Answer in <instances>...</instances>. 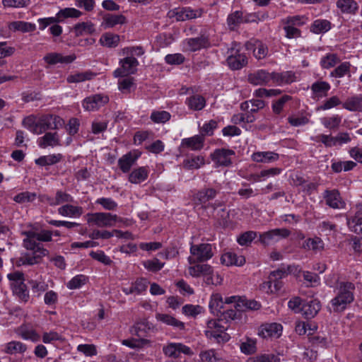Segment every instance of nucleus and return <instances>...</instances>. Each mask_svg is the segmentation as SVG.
<instances>
[{"mask_svg": "<svg viewBox=\"0 0 362 362\" xmlns=\"http://www.w3.org/2000/svg\"><path fill=\"white\" fill-rule=\"evenodd\" d=\"M236 297L225 298V300L219 293L213 294L209 302V308L211 312L218 317L223 318L228 322V320H234L238 317V313H242L236 310L234 305L236 303Z\"/></svg>", "mask_w": 362, "mask_h": 362, "instance_id": "1", "label": "nucleus"}, {"mask_svg": "<svg viewBox=\"0 0 362 362\" xmlns=\"http://www.w3.org/2000/svg\"><path fill=\"white\" fill-rule=\"evenodd\" d=\"M354 285L351 282L339 283L338 294L331 300L334 312L343 311L346 305L354 300Z\"/></svg>", "mask_w": 362, "mask_h": 362, "instance_id": "2", "label": "nucleus"}, {"mask_svg": "<svg viewBox=\"0 0 362 362\" xmlns=\"http://www.w3.org/2000/svg\"><path fill=\"white\" fill-rule=\"evenodd\" d=\"M23 246L28 250H31L32 254L25 253L19 259V264L33 265L38 264L41 259L49 254V251L44 248L40 243H33L23 240Z\"/></svg>", "mask_w": 362, "mask_h": 362, "instance_id": "3", "label": "nucleus"}, {"mask_svg": "<svg viewBox=\"0 0 362 362\" xmlns=\"http://www.w3.org/2000/svg\"><path fill=\"white\" fill-rule=\"evenodd\" d=\"M228 328V322L218 317L217 320L207 322L205 334L209 338H214L218 342H226L230 339L229 334L226 332Z\"/></svg>", "mask_w": 362, "mask_h": 362, "instance_id": "4", "label": "nucleus"}, {"mask_svg": "<svg viewBox=\"0 0 362 362\" xmlns=\"http://www.w3.org/2000/svg\"><path fill=\"white\" fill-rule=\"evenodd\" d=\"M190 253L192 256L188 257V262L190 264L206 262L214 256L212 246L209 243L192 245Z\"/></svg>", "mask_w": 362, "mask_h": 362, "instance_id": "5", "label": "nucleus"}, {"mask_svg": "<svg viewBox=\"0 0 362 362\" xmlns=\"http://www.w3.org/2000/svg\"><path fill=\"white\" fill-rule=\"evenodd\" d=\"M217 193L214 188H204L194 194L192 201L196 206L200 205L204 209L211 206L215 209L214 205L211 204L210 201L216 197Z\"/></svg>", "mask_w": 362, "mask_h": 362, "instance_id": "6", "label": "nucleus"}, {"mask_svg": "<svg viewBox=\"0 0 362 362\" xmlns=\"http://www.w3.org/2000/svg\"><path fill=\"white\" fill-rule=\"evenodd\" d=\"M88 223L94 224L100 228L114 226L118 218L117 215L103 212L88 214Z\"/></svg>", "mask_w": 362, "mask_h": 362, "instance_id": "7", "label": "nucleus"}, {"mask_svg": "<svg viewBox=\"0 0 362 362\" xmlns=\"http://www.w3.org/2000/svg\"><path fill=\"white\" fill-rule=\"evenodd\" d=\"M202 9H192L190 7L177 8L168 13L170 18H175L177 21H185L201 17Z\"/></svg>", "mask_w": 362, "mask_h": 362, "instance_id": "8", "label": "nucleus"}, {"mask_svg": "<svg viewBox=\"0 0 362 362\" xmlns=\"http://www.w3.org/2000/svg\"><path fill=\"white\" fill-rule=\"evenodd\" d=\"M121 67L114 71L115 77H123L129 74H133L136 71V67L139 65L138 60L131 56L127 57L120 60Z\"/></svg>", "mask_w": 362, "mask_h": 362, "instance_id": "9", "label": "nucleus"}, {"mask_svg": "<svg viewBox=\"0 0 362 362\" xmlns=\"http://www.w3.org/2000/svg\"><path fill=\"white\" fill-rule=\"evenodd\" d=\"M291 234L286 228H275L259 235V240L264 245H269L272 241H278L281 238H286Z\"/></svg>", "mask_w": 362, "mask_h": 362, "instance_id": "10", "label": "nucleus"}, {"mask_svg": "<svg viewBox=\"0 0 362 362\" xmlns=\"http://www.w3.org/2000/svg\"><path fill=\"white\" fill-rule=\"evenodd\" d=\"M229 52L227 63L231 69L238 70L246 66L247 58L245 54L240 53L238 49L232 47Z\"/></svg>", "mask_w": 362, "mask_h": 362, "instance_id": "11", "label": "nucleus"}, {"mask_svg": "<svg viewBox=\"0 0 362 362\" xmlns=\"http://www.w3.org/2000/svg\"><path fill=\"white\" fill-rule=\"evenodd\" d=\"M163 351L167 356L174 358H179L182 353L188 356L193 354L189 347L181 343H170L163 346Z\"/></svg>", "mask_w": 362, "mask_h": 362, "instance_id": "12", "label": "nucleus"}, {"mask_svg": "<svg viewBox=\"0 0 362 362\" xmlns=\"http://www.w3.org/2000/svg\"><path fill=\"white\" fill-rule=\"evenodd\" d=\"M234 155L233 150L219 148L211 154V158L218 166H228L232 163L231 156Z\"/></svg>", "mask_w": 362, "mask_h": 362, "instance_id": "13", "label": "nucleus"}, {"mask_svg": "<svg viewBox=\"0 0 362 362\" xmlns=\"http://www.w3.org/2000/svg\"><path fill=\"white\" fill-rule=\"evenodd\" d=\"M108 101L109 98L107 95L95 94L85 98L83 106L86 110L94 111L107 103Z\"/></svg>", "mask_w": 362, "mask_h": 362, "instance_id": "14", "label": "nucleus"}, {"mask_svg": "<svg viewBox=\"0 0 362 362\" xmlns=\"http://www.w3.org/2000/svg\"><path fill=\"white\" fill-rule=\"evenodd\" d=\"M273 81V72L260 69L248 75V81L255 86H263Z\"/></svg>", "mask_w": 362, "mask_h": 362, "instance_id": "15", "label": "nucleus"}, {"mask_svg": "<svg viewBox=\"0 0 362 362\" xmlns=\"http://www.w3.org/2000/svg\"><path fill=\"white\" fill-rule=\"evenodd\" d=\"M281 332L282 326L274 322L262 325L259 334L263 338H279L281 335Z\"/></svg>", "mask_w": 362, "mask_h": 362, "instance_id": "16", "label": "nucleus"}, {"mask_svg": "<svg viewBox=\"0 0 362 362\" xmlns=\"http://www.w3.org/2000/svg\"><path fill=\"white\" fill-rule=\"evenodd\" d=\"M320 303L317 299L304 300L301 308V313L307 319L313 318L320 310Z\"/></svg>", "mask_w": 362, "mask_h": 362, "instance_id": "17", "label": "nucleus"}, {"mask_svg": "<svg viewBox=\"0 0 362 362\" xmlns=\"http://www.w3.org/2000/svg\"><path fill=\"white\" fill-rule=\"evenodd\" d=\"M75 59V54L63 56L62 54L57 52L48 53L43 57V60L49 65H54L57 63L70 64L73 62Z\"/></svg>", "mask_w": 362, "mask_h": 362, "instance_id": "18", "label": "nucleus"}, {"mask_svg": "<svg viewBox=\"0 0 362 362\" xmlns=\"http://www.w3.org/2000/svg\"><path fill=\"white\" fill-rule=\"evenodd\" d=\"M26 235V238L23 240L37 243L36 240L42 242H49L52 240V231L47 230H42L40 232L25 231L23 233Z\"/></svg>", "mask_w": 362, "mask_h": 362, "instance_id": "19", "label": "nucleus"}, {"mask_svg": "<svg viewBox=\"0 0 362 362\" xmlns=\"http://www.w3.org/2000/svg\"><path fill=\"white\" fill-rule=\"evenodd\" d=\"M42 200L47 202L50 206H57L65 202H72L74 199L69 194L58 190L54 197L44 195Z\"/></svg>", "mask_w": 362, "mask_h": 362, "instance_id": "20", "label": "nucleus"}, {"mask_svg": "<svg viewBox=\"0 0 362 362\" xmlns=\"http://www.w3.org/2000/svg\"><path fill=\"white\" fill-rule=\"evenodd\" d=\"M139 157V153L136 152H129L118 160V165L123 173H127L130 170L132 166Z\"/></svg>", "mask_w": 362, "mask_h": 362, "instance_id": "21", "label": "nucleus"}, {"mask_svg": "<svg viewBox=\"0 0 362 362\" xmlns=\"http://www.w3.org/2000/svg\"><path fill=\"white\" fill-rule=\"evenodd\" d=\"M324 198L325 199L326 204L333 209H340L343 207V202L340 194L337 189L325 190Z\"/></svg>", "mask_w": 362, "mask_h": 362, "instance_id": "22", "label": "nucleus"}, {"mask_svg": "<svg viewBox=\"0 0 362 362\" xmlns=\"http://www.w3.org/2000/svg\"><path fill=\"white\" fill-rule=\"evenodd\" d=\"M204 143V137L202 135H195L190 138L183 139L181 141V146L193 151H199L203 148Z\"/></svg>", "mask_w": 362, "mask_h": 362, "instance_id": "23", "label": "nucleus"}, {"mask_svg": "<svg viewBox=\"0 0 362 362\" xmlns=\"http://www.w3.org/2000/svg\"><path fill=\"white\" fill-rule=\"evenodd\" d=\"M221 262L226 266H242L245 262V257L240 255L238 256L233 252H228L224 253L221 257Z\"/></svg>", "mask_w": 362, "mask_h": 362, "instance_id": "24", "label": "nucleus"}, {"mask_svg": "<svg viewBox=\"0 0 362 362\" xmlns=\"http://www.w3.org/2000/svg\"><path fill=\"white\" fill-rule=\"evenodd\" d=\"M347 224L352 232L356 234H362V209H360L354 216L347 218Z\"/></svg>", "mask_w": 362, "mask_h": 362, "instance_id": "25", "label": "nucleus"}, {"mask_svg": "<svg viewBox=\"0 0 362 362\" xmlns=\"http://www.w3.org/2000/svg\"><path fill=\"white\" fill-rule=\"evenodd\" d=\"M279 158V154L272 151H258L252 155V160L257 163H269L276 161Z\"/></svg>", "mask_w": 362, "mask_h": 362, "instance_id": "26", "label": "nucleus"}, {"mask_svg": "<svg viewBox=\"0 0 362 362\" xmlns=\"http://www.w3.org/2000/svg\"><path fill=\"white\" fill-rule=\"evenodd\" d=\"M148 173L147 167H139L131 172L128 180L132 184H140L148 178Z\"/></svg>", "mask_w": 362, "mask_h": 362, "instance_id": "27", "label": "nucleus"}, {"mask_svg": "<svg viewBox=\"0 0 362 362\" xmlns=\"http://www.w3.org/2000/svg\"><path fill=\"white\" fill-rule=\"evenodd\" d=\"M189 274L193 277H199L200 276H208L213 274L212 267L207 264H196L191 266L188 269Z\"/></svg>", "mask_w": 362, "mask_h": 362, "instance_id": "28", "label": "nucleus"}, {"mask_svg": "<svg viewBox=\"0 0 362 362\" xmlns=\"http://www.w3.org/2000/svg\"><path fill=\"white\" fill-rule=\"evenodd\" d=\"M187 45L190 51L195 52L210 45L207 36L202 35L199 37L187 40Z\"/></svg>", "mask_w": 362, "mask_h": 362, "instance_id": "29", "label": "nucleus"}, {"mask_svg": "<svg viewBox=\"0 0 362 362\" xmlns=\"http://www.w3.org/2000/svg\"><path fill=\"white\" fill-rule=\"evenodd\" d=\"M148 282L146 279H139L129 288H123L122 291L127 294L136 293L140 294L145 291L148 287Z\"/></svg>", "mask_w": 362, "mask_h": 362, "instance_id": "30", "label": "nucleus"}, {"mask_svg": "<svg viewBox=\"0 0 362 362\" xmlns=\"http://www.w3.org/2000/svg\"><path fill=\"white\" fill-rule=\"evenodd\" d=\"M236 310L245 312L247 310H257L260 308V304L255 300H247L239 298L234 305Z\"/></svg>", "mask_w": 362, "mask_h": 362, "instance_id": "31", "label": "nucleus"}, {"mask_svg": "<svg viewBox=\"0 0 362 362\" xmlns=\"http://www.w3.org/2000/svg\"><path fill=\"white\" fill-rule=\"evenodd\" d=\"M125 23L126 18L124 16L107 13L103 16L102 25L105 26V28H112L118 24L122 25Z\"/></svg>", "mask_w": 362, "mask_h": 362, "instance_id": "32", "label": "nucleus"}, {"mask_svg": "<svg viewBox=\"0 0 362 362\" xmlns=\"http://www.w3.org/2000/svg\"><path fill=\"white\" fill-rule=\"evenodd\" d=\"M39 146L41 148H46L48 146H61L58 134L57 132H47L39 139Z\"/></svg>", "mask_w": 362, "mask_h": 362, "instance_id": "33", "label": "nucleus"}, {"mask_svg": "<svg viewBox=\"0 0 362 362\" xmlns=\"http://www.w3.org/2000/svg\"><path fill=\"white\" fill-rule=\"evenodd\" d=\"M305 250H313L315 252H318L324 249V243L320 238L315 237L313 238L306 239L302 245Z\"/></svg>", "mask_w": 362, "mask_h": 362, "instance_id": "34", "label": "nucleus"}, {"mask_svg": "<svg viewBox=\"0 0 362 362\" xmlns=\"http://www.w3.org/2000/svg\"><path fill=\"white\" fill-rule=\"evenodd\" d=\"M96 74L86 71L85 72H76L67 76L66 81L69 83H80L86 81L91 80Z\"/></svg>", "mask_w": 362, "mask_h": 362, "instance_id": "35", "label": "nucleus"}, {"mask_svg": "<svg viewBox=\"0 0 362 362\" xmlns=\"http://www.w3.org/2000/svg\"><path fill=\"white\" fill-rule=\"evenodd\" d=\"M95 25L91 22H82L77 23L74 27V32L76 36H81L95 33Z\"/></svg>", "mask_w": 362, "mask_h": 362, "instance_id": "36", "label": "nucleus"}, {"mask_svg": "<svg viewBox=\"0 0 362 362\" xmlns=\"http://www.w3.org/2000/svg\"><path fill=\"white\" fill-rule=\"evenodd\" d=\"M330 86L325 81H317L311 86V90L315 98H322L327 95Z\"/></svg>", "mask_w": 362, "mask_h": 362, "instance_id": "37", "label": "nucleus"}, {"mask_svg": "<svg viewBox=\"0 0 362 362\" xmlns=\"http://www.w3.org/2000/svg\"><path fill=\"white\" fill-rule=\"evenodd\" d=\"M156 319L168 325H171L180 330L184 329L185 328V324L182 322L168 314L158 313L156 314Z\"/></svg>", "mask_w": 362, "mask_h": 362, "instance_id": "38", "label": "nucleus"}, {"mask_svg": "<svg viewBox=\"0 0 362 362\" xmlns=\"http://www.w3.org/2000/svg\"><path fill=\"white\" fill-rule=\"evenodd\" d=\"M27 350L25 344L21 341H12L5 346L4 352L8 354H23Z\"/></svg>", "mask_w": 362, "mask_h": 362, "instance_id": "39", "label": "nucleus"}, {"mask_svg": "<svg viewBox=\"0 0 362 362\" xmlns=\"http://www.w3.org/2000/svg\"><path fill=\"white\" fill-rule=\"evenodd\" d=\"M58 213L64 216H80L83 213V209L80 206L66 204L58 209Z\"/></svg>", "mask_w": 362, "mask_h": 362, "instance_id": "40", "label": "nucleus"}, {"mask_svg": "<svg viewBox=\"0 0 362 362\" xmlns=\"http://www.w3.org/2000/svg\"><path fill=\"white\" fill-rule=\"evenodd\" d=\"M186 103L189 109L198 111L202 110L205 105V98L199 95L191 96L187 99Z\"/></svg>", "mask_w": 362, "mask_h": 362, "instance_id": "41", "label": "nucleus"}, {"mask_svg": "<svg viewBox=\"0 0 362 362\" xmlns=\"http://www.w3.org/2000/svg\"><path fill=\"white\" fill-rule=\"evenodd\" d=\"M337 6L342 13H355L358 10V4L354 0H338Z\"/></svg>", "mask_w": 362, "mask_h": 362, "instance_id": "42", "label": "nucleus"}, {"mask_svg": "<svg viewBox=\"0 0 362 362\" xmlns=\"http://www.w3.org/2000/svg\"><path fill=\"white\" fill-rule=\"evenodd\" d=\"M13 293L23 302L26 303L28 301L30 296L27 286L23 282H20L17 284H11Z\"/></svg>", "mask_w": 362, "mask_h": 362, "instance_id": "43", "label": "nucleus"}, {"mask_svg": "<svg viewBox=\"0 0 362 362\" xmlns=\"http://www.w3.org/2000/svg\"><path fill=\"white\" fill-rule=\"evenodd\" d=\"M9 28L14 31L28 33L34 31L36 28V26L33 23L25 21H13L11 23Z\"/></svg>", "mask_w": 362, "mask_h": 362, "instance_id": "44", "label": "nucleus"}, {"mask_svg": "<svg viewBox=\"0 0 362 362\" xmlns=\"http://www.w3.org/2000/svg\"><path fill=\"white\" fill-rule=\"evenodd\" d=\"M100 42L103 46L107 47H116L119 42V36L116 34L107 33L101 36Z\"/></svg>", "mask_w": 362, "mask_h": 362, "instance_id": "45", "label": "nucleus"}, {"mask_svg": "<svg viewBox=\"0 0 362 362\" xmlns=\"http://www.w3.org/2000/svg\"><path fill=\"white\" fill-rule=\"evenodd\" d=\"M295 74L291 71L283 73L273 72V81L279 84L291 83L295 81Z\"/></svg>", "mask_w": 362, "mask_h": 362, "instance_id": "46", "label": "nucleus"}, {"mask_svg": "<svg viewBox=\"0 0 362 362\" xmlns=\"http://www.w3.org/2000/svg\"><path fill=\"white\" fill-rule=\"evenodd\" d=\"M62 158V156L60 153L44 156L36 159L35 163L41 166L54 165L59 162Z\"/></svg>", "mask_w": 362, "mask_h": 362, "instance_id": "47", "label": "nucleus"}, {"mask_svg": "<svg viewBox=\"0 0 362 362\" xmlns=\"http://www.w3.org/2000/svg\"><path fill=\"white\" fill-rule=\"evenodd\" d=\"M243 22V12L239 11H236L234 13L230 14L227 18L228 25L231 30H234Z\"/></svg>", "mask_w": 362, "mask_h": 362, "instance_id": "48", "label": "nucleus"}, {"mask_svg": "<svg viewBox=\"0 0 362 362\" xmlns=\"http://www.w3.org/2000/svg\"><path fill=\"white\" fill-rule=\"evenodd\" d=\"M183 167L186 169H198L204 164V158L201 156H194L191 158L185 159L183 161Z\"/></svg>", "mask_w": 362, "mask_h": 362, "instance_id": "49", "label": "nucleus"}, {"mask_svg": "<svg viewBox=\"0 0 362 362\" xmlns=\"http://www.w3.org/2000/svg\"><path fill=\"white\" fill-rule=\"evenodd\" d=\"M331 28V23L327 20H317L314 21L311 30L315 33H320L328 31Z\"/></svg>", "mask_w": 362, "mask_h": 362, "instance_id": "50", "label": "nucleus"}, {"mask_svg": "<svg viewBox=\"0 0 362 362\" xmlns=\"http://www.w3.org/2000/svg\"><path fill=\"white\" fill-rule=\"evenodd\" d=\"M170 117V114L165 110L153 111L150 117L151 119L154 123H165L169 121Z\"/></svg>", "mask_w": 362, "mask_h": 362, "instance_id": "51", "label": "nucleus"}, {"mask_svg": "<svg viewBox=\"0 0 362 362\" xmlns=\"http://www.w3.org/2000/svg\"><path fill=\"white\" fill-rule=\"evenodd\" d=\"M339 62V59L336 54H328L322 58L320 64L324 69H330L334 67Z\"/></svg>", "mask_w": 362, "mask_h": 362, "instance_id": "52", "label": "nucleus"}, {"mask_svg": "<svg viewBox=\"0 0 362 362\" xmlns=\"http://www.w3.org/2000/svg\"><path fill=\"white\" fill-rule=\"evenodd\" d=\"M144 267L148 271L152 272H157L160 271L163 267L164 263L160 262L158 258H154L150 260L143 262Z\"/></svg>", "mask_w": 362, "mask_h": 362, "instance_id": "53", "label": "nucleus"}, {"mask_svg": "<svg viewBox=\"0 0 362 362\" xmlns=\"http://www.w3.org/2000/svg\"><path fill=\"white\" fill-rule=\"evenodd\" d=\"M150 327L146 321L136 322L131 329V332L133 334H136L139 337L145 336V333L147 329H149Z\"/></svg>", "mask_w": 362, "mask_h": 362, "instance_id": "54", "label": "nucleus"}, {"mask_svg": "<svg viewBox=\"0 0 362 362\" xmlns=\"http://www.w3.org/2000/svg\"><path fill=\"white\" fill-rule=\"evenodd\" d=\"M37 195L35 192L26 191L16 195L13 198V200L17 203L23 204L34 201Z\"/></svg>", "mask_w": 362, "mask_h": 362, "instance_id": "55", "label": "nucleus"}, {"mask_svg": "<svg viewBox=\"0 0 362 362\" xmlns=\"http://www.w3.org/2000/svg\"><path fill=\"white\" fill-rule=\"evenodd\" d=\"M81 14L79 10L74 8H65L59 11V17H61L62 21L67 18H78Z\"/></svg>", "mask_w": 362, "mask_h": 362, "instance_id": "56", "label": "nucleus"}, {"mask_svg": "<svg viewBox=\"0 0 362 362\" xmlns=\"http://www.w3.org/2000/svg\"><path fill=\"white\" fill-rule=\"evenodd\" d=\"M257 233L255 231H247L241 234L237 239L238 243L240 245H248L256 238Z\"/></svg>", "mask_w": 362, "mask_h": 362, "instance_id": "57", "label": "nucleus"}, {"mask_svg": "<svg viewBox=\"0 0 362 362\" xmlns=\"http://www.w3.org/2000/svg\"><path fill=\"white\" fill-rule=\"evenodd\" d=\"M350 66L349 62H343L332 71L331 76L337 78L343 77L349 72Z\"/></svg>", "mask_w": 362, "mask_h": 362, "instance_id": "58", "label": "nucleus"}, {"mask_svg": "<svg viewBox=\"0 0 362 362\" xmlns=\"http://www.w3.org/2000/svg\"><path fill=\"white\" fill-rule=\"evenodd\" d=\"M90 256L93 259L104 264L105 265H110L112 263L111 259L107 256L103 251H91L90 252Z\"/></svg>", "mask_w": 362, "mask_h": 362, "instance_id": "59", "label": "nucleus"}, {"mask_svg": "<svg viewBox=\"0 0 362 362\" xmlns=\"http://www.w3.org/2000/svg\"><path fill=\"white\" fill-rule=\"evenodd\" d=\"M288 273H290V267L288 266L286 268L285 267L282 266L278 269L272 272L269 274V279L272 280H281L282 278L287 276Z\"/></svg>", "mask_w": 362, "mask_h": 362, "instance_id": "60", "label": "nucleus"}, {"mask_svg": "<svg viewBox=\"0 0 362 362\" xmlns=\"http://www.w3.org/2000/svg\"><path fill=\"white\" fill-rule=\"evenodd\" d=\"M149 342L148 340L145 339H124L122 341V344L129 346L130 348H141L145 344H147Z\"/></svg>", "mask_w": 362, "mask_h": 362, "instance_id": "61", "label": "nucleus"}, {"mask_svg": "<svg viewBox=\"0 0 362 362\" xmlns=\"http://www.w3.org/2000/svg\"><path fill=\"white\" fill-rule=\"evenodd\" d=\"M86 277L84 275H77L69 281L67 286L70 289H76L85 284Z\"/></svg>", "mask_w": 362, "mask_h": 362, "instance_id": "62", "label": "nucleus"}, {"mask_svg": "<svg viewBox=\"0 0 362 362\" xmlns=\"http://www.w3.org/2000/svg\"><path fill=\"white\" fill-rule=\"evenodd\" d=\"M217 127V122L215 120H210L209 122L204 124L200 129V134L204 137L205 135L211 136L214 134V130Z\"/></svg>", "mask_w": 362, "mask_h": 362, "instance_id": "63", "label": "nucleus"}, {"mask_svg": "<svg viewBox=\"0 0 362 362\" xmlns=\"http://www.w3.org/2000/svg\"><path fill=\"white\" fill-rule=\"evenodd\" d=\"M241 351L246 354H252L255 352V341L252 339H247L246 341L243 342L240 345Z\"/></svg>", "mask_w": 362, "mask_h": 362, "instance_id": "64", "label": "nucleus"}]
</instances>
